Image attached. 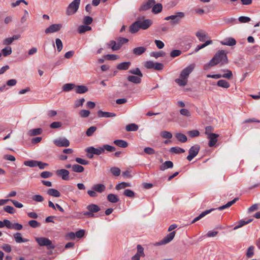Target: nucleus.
Instances as JSON below:
<instances>
[{
    "label": "nucleus",
    "instance_id": "49",
    "mask_svg": "<svg viewBox=\"0 0 260 260\" xmlns=\"http://www.w3.org/2000/svg\"><path fill=\"white\" fill-rule=\"evenodd\" d=\"M2 53L4 56L10 55L12 53V49L10 46H7L2 50Z\"/></svg>",
    "mask_w": 260,
    "mask_h": 260
},
{
    "label": "nucleus",
    "instance_id": "50",
    "mask_svg": "<svg viewBox=\"0 0 260 260\" xmlns=\"http://www.w3.org/2000/svg\"><path fill=\"white\" fill-rule=\"evenodd\" d=\"M160 136L165 139H171L173 135L171 133L168 131H162L160 133Z\"/></svg>",
    "mask_w": 260,
    "mask_h": 260
},
{
    "label": "nucleus",
    "instance_id": "16",
    "mask_svg": "<svg viewBox=\"0 0 260 260\" xmlns=\"http://www.w3.org/2000/svg\"><path fill=\"white\" fill-rule=\"evenodd\" d=\"M142 77L137 75H128L127 77V80L135 84H140L142 82Z\"/></svg>",
    "mask_w": 260,
    "mask_h": 260
},
{
    "label": "nucleus",
    "instance_id": "55",
    "mask_svg": "<svg viewBox=\"0 0 260 260\" xmlns=\"http://www.w3.org/2000/svg\"><path fill=\"white\" fill-rule=\"evenodd\" d=\"M106 59L109 60H114L119 58V56L116 54H107L104 56Z\"/></svg>",
    "mask_w": 260,
    "mask_h": 260
},
{
    "label": "nucleus",
    "instance_id": "4",
    "mask_svg": "<svg viewBox=\"0 0 260 260\" xmlns=\"http://www.w3.org/2000/svg\"><path fill=\"white\" fill-rule=\"evenodd\" d=\"M35 240L40 246H46L48 250L55 248V246L52 244V241L47 238L38 237L36 238Z\"/></svg>",
    "mask_w": 260,
    "mask_h": 260
},
{
    "label": "nucleus",
    "instance_id": "52",
    "mask_svg": "<svg viewBox=\"0 0 260 260\" xmlns=\"http://www.w3.org/2000/svg\"><path fill=\"white\" fill-rule=\"evenodd\" d=\"M55 43L57 47V50L58 52H60L62 49L63 45L61 40L59 38L56 39Z\"/></svg>",
    "mask_w": 260,
    "mask_h": 260
},
{
    "label": "nucleus",
    "instance_id": "36",
    "mask_svg": "<svg viewBox=\"0 0 260 260\" xmlns=\"http://www.w3.org/2000/svg\"><path fill=\"white\" fill-rule=\"evenodd\" d=\"M72 171L76 173H82L84 171V168L81 165L75 164L72 167Z\"/></svg>",
    "mask_w": 260,
    "mask_h": 260
},
{
    "label": "nucleus",
    "instance_id": "59",
    "mask_svg": "<svg viewBox=\"0 0 260 260\" xmlns=\"http://www.w3.org/2000/svg\"><path fill=\"white\" fill-rule=\"evenodd\" d=\"M93 21V19L90 16H85L83 19V23L85 25L88 26V25L90 24Z\"/></svg>",
    "mask_w": 260,
    "mask_h": 260
},
{
    "label": "nucleus",
    "instance_id": "64",
    "mask_svg": "<svg viewBox=\"0 0 260 260\" xmlns=\"http://www.w3.org/2000/svg\"><path fill=\"white\" fill-rule=\"evenodd\" d=\"M181 54V51L180 50H173L170 53L171 57L174 58L179 56Z\"/></svg>",
    "mask_w": 260,
    "mask_h": 260
},
{
    "label": "nucleus",
    "instance_id": "62",
    "mask_svg": "<svg viewBox=\"0 0 260 260\" xmlns=\"http://www.w3.org/2000/svg\"><path fill=\"white\" fill-rule=\"evenodd\" d=\"M32 200L36 202H42L44 201V198L43 196L40 194L34 195L32 197Z\"/></svg>",
    "mask_w": 260,
    "mask_h": 260
},
{
    "label": "nucleus",
    "instance_id": "25",
    "mask_svg": "<svg viewBox=\"0 0 260 260\" xmlns=\"http://www.w3.org/2000/svg\"><path fill=\"white\" fill-rule=\"evenodd\" d=\"M173 167V163L170 160L166 161L160 166V170L165 171L167 169L172 168Z\"/></svg>",
    "mask_w": 260,
    "mask_h": 260
},
{
    "label": "nucleus",
    "instance_id": "63",
    "mask_svg": "<svg viewBox=\"0 0 260 260\" xmlns=\"http://www.w3.org/2000/svg\"><path fill=\"white\" fill-rule=\"evenodd\" d=\"M223 20L226 24H232L236 21V19L232 17H224Z\"/></svg>",
    "mask_w": 260,
    "mask_h": 260
},
{
    "label": "nucleus",
    "instance_id": "60",
    "mask_svg": "<svg viewBox=\"0 0 260 260\" xmlns=\"http://www.w3.org/2000/svg\"><path fill=\"white\" fill-rule=\"evenodd\" d=\"M53 174L49 171H44L41 173L40 176L43 178H48L52 177Z\"/></svg>",
    "mask_w": 260,
    "mask_h": 260
},
{
    "label": "nucleus",
    "instance_id": "19",
    "mask_svg": "<svg viewBox=\"0 0 260 260\" xmlns=\"http://www.w3.org/2000/svg\"><path fill=\"white\" fill-rule=\"evenodd\" d=\"M13 236L15 242L17 243L26 242L29 241L27 239L23 238L20 233L17 232L14 234Z\"/></svg>",
    "mask_w": 260,
    "mask_h": 260
},
{
    "label": "nucleus",
    "instance_id": "43",
    "mask_svg": "<svg viewBox=\"0 0 260 260\" xmlns=\"http://www.w3.org/2000/svg\"><path fill=\"white\" fill-rule=\"evenodd\" d=\"M131 186V184L129 183L122 182L116 185L115 189L117 190H120L121 189L125 188L127 187Z\"/></svg>",
    "mask_w": 260,
    "mask_h": 260
},
{
    "label": "nucleus",
    "instance_id": "53",
    "mask_svg": "<svg viewBox=\"0 0 260 260\" xmlns=\"http://www.w3.org/2000/svg\"><path fill=\"white\" fill-rule=\"evenodd\" d=\"M150 55L151 56L157 58L160 56H164L165 55V53L162 51L152 52L150 53Z\"/></svg>",
    "mask_w": 260,
    "mask_h": 260
},
{
    "label": "nucleus",
    "instance_id": "56",
    "mask_svg": "<svg viewBox=\"0 0 260 260\" xmlns=\"http://www.w3.org/2000/svg\"><path fill=\"white\" fill-rule=\"evenodd\" d=\"M96 127L94 126H92L88 128L86 131V134L87 136L90 137L91 136L94 132L96 130Z\"/></svg>",
    "mask_w": 260,
    "mask_h": 260
},
{
    "label": "nucleus",
    "instance_id": "18",
    "mask_svg": "<svg viewBox=\"0 0 260 260\" xmlns=\"http://www.w3.org/2000/svg\"><path fill=\"white\" fill-rule=\"evenodd\" d=\"M92 189L98 192L102 193L105 190L106 186L103 184L98 183L94 184L92 187Z\"/></svg>",
    "mask_w": 260,
    "mask_h": 260
},
{
    "label": "nucleus",
    "instance_id": "39",
    "mask_svg": "<svg viewBox=\"0 0 260 260\" xmlns=\"http://www.w3.org/2000/svg\"><path fill=\"white\" fill-rule=\"evenodd\" d=\"M128 72L129 74H133L134 75H137L138 76H140V77H143V76L142 73L138 68L131 69L128 71Z\"/></svg>",
    "mask_w": 260,
    "mask_h": 260
},
{
    "label": "nucleus",
    "instance_id": "10",
    "mask_svg": "<svg viewBox=\"0 0 260 260\" xmlns=\"http://www.w3.org/2000/svg\"><path fill=\"white\" fill-rule=\"evenodd\" d=\"M61 27L62 25L61 24H53L46 28L45 32L47 34L55 32L60 30Z\"/></svg>",
    "mask_w": 260,
    "mask_h": 260
},
{
    "label": "nucleus",
    "instance_id": "44",
    "mask_svg": "<svg viewBox=\"0 0 260 260\" xmlns=\"http://www.w3.org/2000/svg\"><path fill=\"white\" fill-rule=\"evenodd\" d=\"M110 171L111 173L115 176H119L121 173L120 169L119 168L115 167L111 168Z\"/></svg>",
    "mask_w": 260,
    "mask_h": 260
},
{
    "label": "nucleus",
    "instance_id": "30",
    "mask_svg": "<svg viewBox=\"0 0 260 260\" xmlns=\"http://www.w3.org/2000/svg\"><path fill=\"white\" fill-rule=\"evenodd\" d=\"M47 194L54 197H59L61 196L60 192L54 188H49L47 190Z\"/></svg>",
    "mask_w": 260,
    "mask_h": 260
},
{
    "label": "nucleus",
    "instance_id": "9",
    "mask_svg": "<svg viewBox=\"0 0 260 260\" xmlns=\"http://www.w3.org/2000/svg\"><path fill=\"white\" fill-rule=\"evenodd\" d=\"M54 144L57 147H67L70 145L69 141L64 137L59 138L55 139L53 141Z\"/></svg>",
    "mask_w": 260,
    "mask_h": 260
},
{
    "label": "nucleus",
    "instance_id": "13",
    "mask_svg": "<svg viewBox=\"0 0 260 260\" xmlns=\"http://www.w3.org/2000/svg\"><path fill=\"white\" fill-rule=\"evenodd\" d=\"M85 151L87 153H91L92 154H96L97 155H100L102 153H104V150L102 147L98 148H95L91 146L86 148Z\"/></svg>",
    "mask_w": 260,
    "mask_h": 260
},
{
    "label": "nucleus",
    "instance_id": "34",
    "mask_svg": "<svg viewBox=\"0 0 260 260\" xmlns=\"http://www.w3.org/2000/svg\"><path fill=\"white\" fill-rule=\"evenodd\" d=\"M217 85L224 88H228L230 86V84L225 80H219L217 82Z\"/></svg>",
    "mask_w": 260,
    "mask_h": 260
},
{
    "label": "nucleus",
    "instance_id": "35",
    "mask_svg": "<svg viewBox=\"0 0 260 260\" xmlns=\"http://www.w3.org/2000/svg\"><path fill=\"white\" fill-rule=\"evenodd\" d=\"M139 126L137 124L135 123H131L127 125L125 127V129L127 132H135L138 129Z\"/></svg>",
    "mask_w": 260,
    "mask_h": 260
},
{
    "label": "nucleus",
    "instance_id": "12",
    "mask_svg": "<svg viewBox=\"0 0 260 260\" xmlns=\"http://www.w3.org/2000/svg\"><path fill=\"white\" fill-rule=\"evenodd\" d=\"M155 1L154 0H147L144 2L139 8L140 11H145L150 9L154 4Z\"/></svg>",
    "mask_w": 260,
    "mask_h": 260
},
{
    "label": "nucleus",
    "instance_id": "8",
    "mask_svg": "<svg viewBox=\"0 0 260 260\" xmlns=\"http://www.w3.org/2000/svg\"><path fill=\"white\" fill-rule=\"evenodd\" d=\"M176 232L173 231L166 235L161 240L156 243V245H165L170 242L174 238Z\"/></svg>",
    "mask_w": 260,
    "mask_h": 260
},
{
    "label": "nucleus",
    "instance_id": "47",
    "mask_svg": "<svg viewBox=\"0 0 260 260\" xmlns=\"http://www.w3.org/2000/svg\"><path fill=\"white\" fill-rule=\"evenodd\" d=\"M116 41L118 42V45H119L120 47L121 48L123 44H126L128 42V39L123 37H119L117 39Z\"/></svg>",
    "mask_w": 260,
    "mask_h": 260
},
{
    "label": "nucleus",
    "instance_id": "6",
    "mask_svg": "<svg viewBox=\"0 0 260 260\" xmlns=\"http://www.w3.org/2000/svg\"><path fill=\"white\" fill-rule=\"evenodd\" d=\"M184 17V14L183 12H177L176 15H171L165 18V20H171V23L172 24L179 23L181 18Z\"/></svg>",
    "mask_w": 260,
    "mask_h": 260
},
{
    "label": "nucleus",
    "instance_id": "1",
    "mask_svg": "<svg viewBox=\"0 0 260 260\" xmlns=\"http://www.w3.org/2000/svg\"><path fill=\"white\" fill-rule=\"evenodd\" d=\"M228 62V59L225 51L223 50L217 51L214 55L210 61L205 64L204 69L207 70L211 67H214L218 64H224Z\"/></svg>",
    "mask_w": 260,
    "mask_h": 260
},
{
    "label": "nucleus",
    "instance_id": "46",
    "mask_svg": "<svg viewBox=\"0 0 260 260\" xmlns=\"http://www.w3.org/2000/svg\"><path fill=\"white\" fill-rule=\"evenodd\" d=\"M224 72H225L226 73L221 75L222 78H226L228 79H231L233 77L232 72L228 69L223 70Z\"/></svg>",
    "mask_w": 260,
    "mask_h": 260
},
{
    "label": "nucleus",
    "instance_id": "11",
    "mask_svg": "<svg viewBox=\"0 0 260 260\" xmlns=\"http://www.w3.org/2000/svg\"><path fill=\"white\" fill-rule=\"evenodd\" d=\"M56 174L58 177H61L63 180H68L69 179V174L70 172L66 169H60L57 170L56 172Z\"/></svg>",
    "mask_w": 260,
    "mask_h": 260
},
{
    "label": "nucleus",
    "instance_id": "45",
    "mask_svg": "<svg viewBox=\"0 0 260 260\" xmlns=\"http://www.w3.org/2000/svg\"><path fill=\"white\" fill-rule=\"evenodd\" d=\"M75 87V85L73 83H67L63 85L62 90L64 91H69L73 89Z\"/></svg>",
    "mask_w": 260,
    "mask_h": 260
},
{
    "label": "nucleus",
    "instance_id": "42",
    "mask_svg": "<svg viewBox=\"0 0 260 260\" xmlns=\"http://www.w3.org/2000/svg\"><path fill=\"white\" fill-rule=\"evenodd\" d=\"M170 152L176 154H179L184 153L185 150L179 147H173L171 148Z\"/></svg>",
    "mask_w": 260,
    "mask_h": 260
},
{
    "label": "nucleus",
    "instance_id": "48",
    "mask_svg": "<svg viewBox=\"0 0 260 260\" xmlns=\"http://www.w3.org/2000/svg\"><path fill=\"white\" fill-rule=\"evenodd\" d=\"M137 252L136 254L142 256L144 257L145 256L144 252V248L141 245H138L137 246Z\"/></svg>",
    "mask_w": 260,
    "mask_h": 260
},
{
    "label": "nucleus",
    "instance_id": "20",
    "mask_svg": "<svg viewBox=\"0 0 260 260\" xmlns=\"http://www.w3.org/2000/svg\"><path fill=\"white\" fill-rule=\"evenodd\" d=\"M116 114L114 113H111L109 112H103L102 110H100L98 112V116L99 117H113L116 116Z\"/></svg>",
    "mask_w": 260,
    "mask_h": 260
},
{
    "label": "nucleus",
    "instance_id": "61",
    "mask_svg": "<svg viewBox=\"0 0 260 260\" xmlns=\"http://www.w3.org/2000/svg\"><path fill=\"white\" fill-rule=\"evenodd\" d=\"M75 161L77 163L82 165H87L89 164V161L88 160L82 159L80 157H76L75 158Z\"/></svg>",
    "mask_w": 260,
    "mask_h": 260
},
{
    "label": "nucleus",
    "instance_id": "24",
    "mask_svg": "<svg viewBox=\"0 0 260 260\" xmlns=\"http://www.w3.org/2000/svg\"><path fill=\"white\" fill-rule=\"evenodd\" d=\"M131 64L129 61L121 62L117 66V69L119 70H126L128 69Z\"/></svg>",
    "mask_w": 260,
    "mask_h": 260
},
{
    "label": "nucleus",
    "instance_id": "57",
    "mask_svg": "<svg viewBox=\"0 0 260 260\" xmlns=\"http://www.w3.org/2000/svg\"><path fill=\"white\" fill-rule=\"evenodd\" d=\"M253 254H254V247L252 246H251L248 248V249L247 250L246 256L248 258H250L253 256Z\"/></svg>",
    "mask_w": 260,
    "mask_h": 260
},
{
    "label": "nucleus",
    "instance_id": "2",
    "mask_svg": "<svg viewBox=\"0 0 260 260\" xmlns=\"http://www.w3.org/2000/svg\"><path fill=\"white\" fill-rule=\"evenodd\" d=\"M152 24V21L151 20L145 19L144 17L139 18L131 24L129 27V30L132 34H135L140 29L146 30L148 29Z\"/></svg>",
    "mask_w": 260,
    "mask_h": 260
},
{
    "label": "nucleus",
    "instance_id": "3",
    "mask_svg": "<svg viewBox=\"0 0 260 260\" xmlns=\"http://www.w3.org/2000/svg\"><path fill=\"white\" fill-rule=\"evenodd\" d=\"M194 67V64H191L184 68L180 73V78L176 79L175 80V82L179 86H185L187 83L188 76L193 71Z\"/></svg>",
    "mask_w": 260,
    "mask_h": 260
},
{
    "label": "nucleus",
    "instance_id": "26",
    "mask_svg": "<svg viewBox=\"0 0 260 260\" xmlns=\"http://www.w3.org/2000/svg\"><path fill=\"white\" fill-rule=\"evenodd\" d=\"M238 200H239L238 198H235L232 201L228 202L226 204L222 205L221 206H220L218 208V209L219 210H222L226 208H229L232 205H233L234 204H235Z\"/></svg>",
    "mask_w": 260,
    "mask_h": 260
},
{
    "label": "nucleus",
    "instance_id": "23",
    "mask_svg": "<svg viewBox=\"0 0 260 260\" xmlns=\"http://www.w3.org/2000/svg\"><path fill=\"white\" fill-rule=\"evenodd\" d=\"M146 51V48L144 47H138L133 49V53L136 55H141Z\"/></svg>",
    "mask_w": 260,
    "mask_h": 260
},
{
    "label": "nucleus",
    "instance_id": "54",
    "mask_svg": "<svg viewBox=\"0 0 260 260\" xmlns=\"http://www.w3.org/2000/svg\"><path fill=\"white\" fill-rule=\"evenodd\" d=\"M28 224L32 228H37L41 225L40 223L35 220H31L28 221Z\"/></svg>",
    "mask_w": 260,
    "mask_h": 260
},
{
    "label": "nucleus",
    "instance_id": "51",
    "mask_svg": "<svg viewBox=\"0 0 260 260\" xmlns=\"http://www.w3.org/2000/svg\"><path fill=\"white\" fill-rule=\"evenodd\" d=\"M102 148L104 150V152L105 150H107L108 152H113L116 149L114 147L108 144L104 145Z\"/></svg>",
    "mask_w": 260,
    "mask_h": 260
},
{
    "label": "nucleus",
    "instance_id": "31",
    "mask_svg": "<svg viewBox=\"0 0 260 260\" xmlns=\"http://www.w3.org/2000/svg\"><path fill=\"white\" fill-rule=\"evenodd\" d=\"M253 220V219L252 218H250V219H248V220H247L246 221L244 220H240L238 223V224L236 225L234 229V230H237L240 228H241L242 226H243V225H245V224H247L250 222H251Z\"/></svg>",
    "mask_w": 260,
    "mask_h": 260
},
{
    "label": "nucleus",
    "instance_id": "29",
    "mask_svg": "<svg viewBox=\"0 0 260 260\" xmlns=\"http://www.w3.org/2000/svg\"><path fill=\"white\" fill-rule=\"evenodd\" d=\"M91 27L86 25H80L78 27V31L79 34H83L86 31H90L91 30Z\"/></svg>",
    "mask_w": 260,
    "mask_h": 260
},
{
    "label": "nucleus",
    "instance_id": "14",
    "mask_svg": "<svg viewBox=\"0 0 260 260\" xmlns=\"http://www.w3.org/2000/svg\"><path fill=\"white\" fill-rule=\"evenodd\" d=\"M219 135L216 134L212 133L208 135V139H209L208 145L209 147H212L214 146L217 142V138Z\"/></svg>",
    "mask_w": 260,
    "mask_h": 260
},
{
    "label": "nucleus",
    "instance_id": "38",
    "mask_svg": "<svg viewBox=\"0 0 260 260\" xmlns=\"http://www.w3.org/2000/svg\"><path fill=\"white\" fill-rule=\"evenodd\" d=\"M114 143L120 147L126 148L128 146L127 143L123 140H116L114 141Z\"/></svg>",
    "mask_w": 260,
    "mask_h": 260
},
{
    "label": "nucleus",
    "instance_id": "5",
    "mask_svg": "<svg viewBox=\"0 0 260 260\" xmlns=\"http://www.w3.org/2000/svg\"><path fill=\"white\" fill-rule=\"evenodd\" d=\"M80 0H74L67 7L66 14L68 16L72 15L76 13L79 9Z\"/></svg>",
    "mask_w": 260,
    "mask_h": 260
},
{
    "label": "nucleus",
    "instance_id": "37",
    "mask_svg": "<svg viewBox=\"0 0 260 260\" xmlns=\"http://www.w3.org/2000/svg\"><path fill=\"white\" fill-rule=\"evenodd\" d=\"M176 139L182 143L186 142L187 140L186 136L182 133H178L175 134Z\"/></svg>",
    "mask_w": 260,
    "mask_h": 260
},
{
    "label": "nucleus",
    "instance_id": "33",
    "mask_svg": "<svg viewBox=\"0 0 260 260\" xmlns=\"http://www.w3.org/2000/svg\"><path fill=\"white\" fill-rule=\"evenodd\" d=\"M162 9V5L160 3H158L153 6L152 8V12L154 14H158L161 11Z\"/></svg>",
    "mask_w": 260,
    "mask_h": 260
},
{
    "label": "nucleus",
    "instance_id": "22",
    "mask_svg": "<svg viewBox=\"0 0 260 260\" xmlns=\"http://www.w3.org/2000/svg\"><path fill=\"white\" fill-rule=\"evenodd\" d=\"M215 209L214 208H212V209H209V210H205V211L203 212L202 213H201L198 216H197V217H196L192 221H191V223H195L196 221L199 220L200 219H201V218H202L203 217H204V216H205L206 215L209 214L210 213H211L212 211L214 210Z\"/></svg>",
    "mask_w": 260,
    "mask_h": 260
},
{
    "label": "nucleus",
    "instance_id": "7",
    "mask_svg": "<svg viewBox=\"0 0 260 260\" xmlns=\"http://www.w3.org/2000/svg\"><path fill=\"white\" fill-rule=\"evenodd\" d=\"M200 149V147L199 145L196 144L189 149V154L187 156L186 159L189 160L191 161L194 157H196Z\"/></svg>",
    "mask_w": 260,
    "mask_h": 260
},
{
    "label": "nucleus",
    "instance_id": "58",
    "mask_svg": "<svg viewBox=\"0 0 260 260\" xmlns=\"http://www.w3.org/2000/svg\"><path fill=\"white\" fill-rule=\"evenodd\" d=\"M123 194L127 197L133 198L135 196V192L131 189H126L124 191Z\"/></svg>",
    "mask_w": 260,
    "mask_h": 260
},
{
    "label": "nucleus",
    "instance_id": "21",
    "mask_svg": "<svg viewBox=\"0 0 260 260\" xmlns=\"http://www.w3.org/2000/svg\"><path fill=\"white\" fill-rule=\"evenodd\" d=\"M196 36L200 42H204L205 39L208 37L205 31L202 29L198 31L196 33Z\"/></svg>",
    "mask_w": 260,
    "mask_h": 260
},
{
    "label": "nucleus",
    "instance_id": "15",
    "mask_svg": "<svg viewBox=\"0 0 260 260\" xmlns=\"http://www.w3.org/2000/svg\"><path fill=\"white\" fill-rule=\"evenodd\" d=\"M106 46L108 48H111L113 51H117L121 48L119 45H118V42L117 41H110L106 44Z\"/></svg>",
    "mask_w": 260,
    "mask_h": 260
},
{
    "label": "nucleus",
    "instance_id": "28",
    "mask_svg": "<svg viewBox=\"0 0 260 260\" xmlns=\"http://www.w3.org/2000/svg\"><path fill=\"white\" fill-rule=\"evenodd\" d=\"M107 200L109 202H111L112 203H117L119 201V199L118 196H117L115 194L110 193L107 196Z\"/></svg>",
    "mask_w": 260,
    "mask_h": 260
},
{
    "label": "nucleus",
    "instance_id": "17",
    "mask_svg": "<svg viewBox=\"0 0 260 260\" xmlns=\"http://www.w3.org/2000/svg\"><path fill=\"white\" fill-rule=\"evenodd\" d=\"M220 43L223 45L233 46L236 44V41L234 38L230 37L226 38L222 41H221Z\"/></svg>",
    "mask_w": 260,
    "mask_h": 260
},
{
    "label": "nucleus",
    "instance_id": "32",
    "mask_svg": "<svg viewBox=\"0 0 260 260\" xmlns=\"http://www.w3.org/2000/svg\"><path fill=\"white\" fill-rule=\"evenodd\" d=\"M87 209L88 211L94 213H96L101 210L100 208L98 205L93 204L88 205L87 206Z\"/></svg>",
    "mask_w": 260,
    "mask_h": 260
},
{
    "label": "nucleus",
    "instance_id": "27",
    "mask_svg": "<svg viewBox=\"0 0 260 260\" xmlns=\"http://www.w3.org/2000/svg\"><path fill=\"white\" fill-rule=\"evenodd\" d=\"M43 132V130L41 128L30 129L28 132V135L30 136H35L41 135Z\"/></svg>",
    "mask_w": 260,
    "mask_h": 260
},
{
    "label": "nucleus",
    "instance_id": "40",
    "mask_svg": "<svg viewBox=\"0 0 260 260\" xmlns=\"http://www.w3.org/2000/svg\"><path fill=\"white\" fill-rule=\"evenodd\" d=\"M88 91V88L84 85H77L76 88V92L77 93H84Z\"/></svg>",
    "mask_w": 260,
    "mask_h": 260
},
{
    "label": "nucleus",
    "instance_id": "41",
    "mask_svg": "<svg viewBox=\"0 0 260 260\" xmlns=\"http://www.w3.org/2000/svg\"><path fill=\"white\" fill-rule=\"evenodd\" d=\"M38 161L35 160H26L24 162V165L29 167H37Z\"/></svg>",
    "mask_w": 260,
    "mask_h": 260
}]
</instances>
